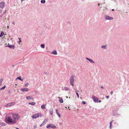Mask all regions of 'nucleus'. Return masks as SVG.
<instances>
[{"instance_id": "obj_16", "label": "nucleus", "mask_w": 129, "mask_h": 129, "mask_svg": "<svg viewBox=\"0 0 129 129\" xmlns=\"http://www.w3.org/2000/svg\"><path fill=\"white\" fill-rule=\"evenodd\" d=\"M36 104V103L34 102L31 103H28L29 105H35Z\"/></svg>"}, {"instance_id": "obj_22", "label": "nucleus", "mask_w": 129, "mask_h": 129, "mask_svg": "<svg viewBox=\"0 0 129 129\" xmlns=\"http://www.w3.org/2000/svg\"><path fill=\"white\" fill-rule=\"evenodd\" d=\"M4 33L3 32H1L0 35V37H2L3 35H4Z\"/></svg>"}, {"instance_id": "obj_13", "label": "nucleus", "mask_w": 129, "mask_h": 129, "mask_svg": "<svg viewBox=\"0 0 129 129\" xmlns=\"http://www.w3.org/2000/svg\"><path fill=\"white\" fill-rule=\"evenodd\" d=\"M46 105L43 104L41 106V108L43 109H44L46 108Z\"/></svg>"}, {"instance_id": "obj_7", "label": "nucleus", "mask_w": 129, "mask_h": 129, "mask_svg": "<svg viewBox=\"0 0 129 129\" xmlns=\"http://www.w3.org/2000/svg\"><path fill=\"white\" fill-rule=\"evenodd\" d=\"M5 3L4 2H0V7L1 8L3 9L5 7Z\"/></svg>"}, {"instance_id": "obj_30", "label": "nucleus", "mask_w": 129, "mask_h": 129, "mask_svg": "<svg viewBox=\"0 0 129 129\" xmlns=\"http://www.w3.org/2000/svg\"><path fill=\"white\" fill-rule=\"evenodd\" d=\"M106 46H102V48H106Z\"/></svg>"}, {"instance_id": "obj_1", "label": "nucleus", "mask_w": 129, "mask_h": 129, "mask_svg": "<svg viewBox=\"0 0 129 129\" xmlns=\"http://www.w3.org/2000/svg\"><path fill=\"white\" fill-rule=\"evenodd\" d=\"M11 114L12 116H10L7 117L5 119V121L7 123L15 124L20 118V116L18 114L12 113Z\"/></svg>"}, {"instance_id": "obj_36", "label": "nucleus", "mask_w": 129, "mask_h": 129, "mask_svg": "<svg viewBox=\"0 0 129 129\" xmlns=\"http://www.w3.org/2000/svg\"><path fill=\"white\" fill-rule=\"evenodd\" d=\"M113 93V91H112L111 92V95H112Z\"/></svg>"}, {"instance_id": "obj_32", "label": "nucleus", "mask_w": 129, "mask_h": 129, "mask_svg": "<svg viewBox=\"0 0 129 129\" xmlns=\"http://www.w3.org/2000/svg\"><path fill=\"white\" fill-rule=\"evenodd\" d=\"M37 127V125H35L34 126V128H36Z\"/></svg>"}, {"instance_id": "obj_48", "label": "nucleus", "mask_w": 129, "mask_h": 129, "mask_svg": "<svg viewBox=\"0 0 129 129\" xmlns=\"http://www.w3.org/2000/svg\"><path fill=\"white\" fill-rule=\"evenodd\" d=\"M69 107H68V109H69Z\"/></svg>"}, {"instance_id": "obj_10", "label": "nucleus", "mask_w": 129, "mask_h": 129, "mask_svg": "<svg viewBox=\"0 0 129 129\" xmlns=\"http://www.w3.org/2000/svg\"><path fill=\"white\" fill-rule=\"evenodd\" d=\"M48 120L46 119V120L45 119L44 121L43 122V123L40 125V127H41L43 125H44L46 123L45 122V121H46V122H47L48 121Z\"/></svg>"}, {"instance_id": "obj_2", "label": "nucleus", "mask_w": 129, "mask_h": 129, "mask_svg": "<svg viewBox=\"0 0 129 129\" xmlns=\"http://www.w3.org/2000/svg\"><path fill=\"white\" fill-rule=\"evenodd\" d=\"M42 115L41 113H38L33 114L31 116V118L33 119H36L39 117H41Z\"/></svg>"}, {"instance_id": "obj_45", "label": "nucleus", "mask_w": 129, "mask_h": 129, "mask_svg": "<svg viewBox=\"0 0 129 129\" xmlns=\"http://www.w3.org/2000/svg\"><path fill=\"white\" fill-rule=\"evenodd\" d=\"M20 42H21V40H20Z\"/></svg>"}, {"instance_id": "obj_37", "label": "nucleus", "mask_w": 129, "mask_h": 129, "mask_svg": "<svg viewBox=\"0 0 129 129\" xmlns=\"http://www.w3.org/2000/svg\"><path fill=\"white\" fill-rule=\"evenodd\" d=\"M101 102V100H100L99 101V103H100V102Z\"/></svg>"}, {"instance_id": "obj_15", "label": "nucleus", "mask_w": 129, "mask_h": 129, "mask_svg": "<svg viewBox=\"0 0 129 129\" xmlns=\"http://www.w3.org/2000/svg\"><path fill=\"white\" fill-rule=\"evenodd\" d=\"M55 111H56V114L58 115V116L59 117H60V114H59L58 112V110L57 109H55Z\"/></svg>"}, {"instance_id": "obj_31", "label": "nucleus", "mask_w": 129, "mask_h": 129, "mask_svg": "<svg viewBox=\"0 0 129 129\" xmlns=\"http://www.w3.org/2000/svg\"><path fill=\"white\" fill-rule=\"evenodd\" d=\"M82 103L84 104H86V102L84 101H82Z\"/></svg>"}, {"instance_id": "obj_4", "label": "nucleus", "mask_w": 129, "mask_h": 129, "mask_svg": "<svg viewBox=\"0 0 129 129\" xmlns=\"http://www.w3.org/2000/svg\"><path fill=\"white\" fill-rule=\"evenodd\" d=\"M56 126L55 125L52 124H50L46 126L47 128H52L54 129L56 128Z\"/></svg>"}, {"instance_id": "obj_40", "label": "nucleus", "mask_w": 129, "mask_h": 129, "mask_svg": "<svg viewBox=\"0 0 129 129\" xmlns=\"http://www.w3.org/2000/svg\"><path fill=\"white\" fill-rule=\"evenodd\" d=\"M2 16H3V15H1V16H0V17L2 18Z\"/></svg>"}, {"instance_id": "obj_49", "label": "nucleus", "mask_w": 129, "mask_h": 129, "mask_svg": "<svg viewBox=\"0 0 129 129\" xmlns=\"http://www.w3.org/2000/svg\"><path fill=\"white\" fill-rule=\"evenodd\" d=\"M1 112H0V115H1Z\"/></svg>"}, {"instance_id": "obj_5", "label": "nucleus", "mask_w": 129, "mask_h": 129, "mask_svg": "<svg viewBox=\"0 0 129 129\" xmlns=\"http://www.w3.org/2000/svg\"><path fill=\"white\" fill-rule=\"evenodd\" d=\"M15 103L14 102H12L11 103H9L5 105V106L7 107H10L14 105Z\"/></svg>"}, {"instance_id": "obj_26", "label": "nucleus", "mask_w": 129, "mask_h": 129, "mask_svg": "<svg viewBox=\"0 0 129 129\" xmlns=\"http://www.w3.org/2000/svg\"><path fill=\"white\" fill-rule=\"evenodd\" d=\"M77 91L76 90L75 91V92H76V95L77 96V97L78 98H79V94L78 93H77Z\"/></svg>"}, {"instance_id": "obj_44", "label": "nucleus", "mask_w": 129, "mask_h": 129, "mask_svg": "<svg viewBox=\"0 0 129 129\" xmlns=\"http://www.w3.org/2000/svg\"><path fill=\"white\" fill-rule=\"evenodd\" d=\"M19 40H20V38H19Z\"/></svg>"}, {"instance_id": "obj_33", "label": "nucleus", "mask_w": 129, "mask_h": 129, "mask_svg": "<svg viewBox=\"0 0 129 129\" xmlns=\"http://www.w3.org/2000/svg\"><path fill=\"white\" fill-rule=\"evenodd\" d=\"M106 97L107 99H108L109 98V96H106Z\"/></svg>"}, {"instance_id": "obj_11", "label": "nucleus", "mask_w": 129, "mask_h": 129, "mask_svg": "<svg viewBox=\"0 0 129 129\" xmlns=\"http://www.w3.org/2000/svg\"><path fill=\"white\" fill-rule=\"evenodd\" d=\"M51 115H52L53 114V109L52 108H50L49 111Z\"/></svg>"}, {"instance_id": "obj_27", "label": "nucleus", "mask_w": 129, "mask_h": 129, "mask_svg": "<svg viewBox=\"0 0 129 129\" xmlns=\"http://www.w3.org/2000/svg\"><path fill=\"white\" fill-rule=\"evenodd\" d=\"M41 2L42 3H44L45 2V0H41Z\"/></svg>"}, {"instance_id": "obj_25", "label": "nucleus", "mask_w": 129, "mask_h": 129, "mask_svg": "<svg viewBox=\"0 0 129 129\" xmlns=\"http://www.w3.org/2000/svg\"><path fill=\"white\" fill-rule=\"evenodd\" d=\"M41 47L43 48H45L44 45V44H42L41 45Z\"/></svg>"}, {"instance_id": "obj_41", "label": "nucleus", "mask_w": 129, "mask_h": 129, "mask_svg": "<svg viewBox=\"0 0 129 129\" xmlns=\"http://www.w3.org/2000/svg\"><path fill=\"white\" fill-rule=\"evenodd\" d=\"M16 129H19V128H17V127H16Z\"/></svg>"}, {"instance_id": "obj_28", "label": "nucleus", "mask_w": 129, "mask_h": 129, "mask_svg": "<svg viewBox=\"0 0 129 129\" xmlns=\"http://www.w3.org/2000/svg\"><path fill=\"white\" fill-rule=\"evenodd\" d=\"M6 86H4L2 88H1V90H2L3 89H5Z\"/></svg>"}, {"instance_id": "obj_42", "label": "nucleus", "mask_w": 129, "mask_h": 129, "mask_svg": "<svg viewBox=\"0 0 129 129\" xmlns=\"http://www.w3.org/2000/svg\"><path fill=\"white\" fill-rule=\"evenodd\" d=\"M114 9H113L112 10V11H114Z\"/></svg>"}, {"instance_id": "obj_9", "label": "nucleus", "mask_w": 129, "mask_h": 129, "mask_svg": "<svg viewBox=\"0 0 129 129\" xmlns=\"http://www.w3.org/2000/svg\"><path fill=\"white\" fill-rule=\"evenodd\" d=\"M105 18L106 20H111L113 19V17H111L109 16L108 15H106L105 16Z\"/></svg>"}, {"instance_id": "obj_50", "label": "nucleus", "mask_w": 129, "mask_h": 129, "mask_svg": "<svg viewBox=\"0 0 129 129\" xmlns=\"http://www.w3.org/2000/svg\"><path fill=\"white\" fill-rule=\"evenodd\" d=\"M78 92H79V90H78Z\"/></svg>"}, {"instance_id": "obj_47", "label": "nucleus", "mask_w": 129, "mask_h": 129, "mask_svg": "<svg viewBox=\"0 0 129 129\" xmlns=\"http://www.w3.org/2000/svg\"><path fill=\"white\" fill-rule=\"evenodd\" d=\"M8 28H9V26H8Z\"/></svg>"}, {"instance_id": "obj_39", "label": "nucleus", "mask_w": 129, "mask_h": 129, "mask_svg": "<svg viewBox=\"0 0 129 129\" xmlns=\"http://www.w3.org/2000/svg\"><path fill=\"white\" fill-rule=\"evenodd\" d=\"M13 24H14V25H15V23H14V22H13Z\"/></svg>"}, {"instance_id": "obj_35", "label": "nucleus", "mask_w": 129, "mask_h": 129, "mask_svg": "<svg viewBox=\"0 0 129 129\" xmlns=\"http://www.w3.org/2000/svg\"><path fill=\"white\" fill-rule=\"evenodd\" d=\"M6 12V10L4 12V13H3V14H4L5 13V12Z\"/></svg>"}, {"instance_id": "obj_3", "label": "nucleus", "mask_w": 129, "mask_h": 129, "mask_svg": "<svg viewBox=\"0 0 129 129\" xmlns=\"http://www.w3.org/2000/svg\"><path fill=\"white\" fill-rule=\"evenodd\" d=\"M74 76L73 75L71 76L70 79V84L72 86H74Z\"/></svg>"}, {"instance_id": "obj_51", "label": "nucleus", "mask_w": 129, "mask_h": 129, "mask_svg": "<svg viewBox=\"0 0 129 129\" xmlns=\"http://www.w3.org/2000/svg\"><path fill=\"white\" fill-rule=\"evenodd\" d=\"M0 90H1V88L0 89Z\"/></svg>"}, {"instance_id": "obj_6", "label": "nucleus", "mask_w": 129, "mask_h": 129, "mask_svg": "<svg viewBox=\"0 0 129 129\" xmlns=\"http://www.w3.org/2000/svg\"><path fill=\"white\" fill-rule=\"evenodd\" d=\"M92 99H93V101L95 102H98V98L94 96L93 95L92 96Z\"/></svg>"}, {"instance_id": "obj_14", "label": "nucleus", "mask_w": 129, "mask_h": 129, "mask_svg": "<svg viewBox=\"0 0 129 129\" xmlns=\"http://www.w3.org/2000/svg\"><path fill=\"white\" fill-rule=\"evenodd\" d=\"M86 59H87V60H88L90 62L94 63V61H93L92 60L88 58H86Z\"/></svg>"}, {"instance_id": "obj_12", "label": "nucleus", "mask_w": 129, "mask_h": 129, "mask_svg": "<svg viewBox=\"0 0 129 129\" xmlns=\"http://www.w3.org/2000/svg\"><path fill=\"white\" fill-rule=\"evenodd\" d=\"M58 98L59 99V101L60 103H62L63 102V100L62 98L59 97Z\"/></svg>"}, {"instance_id": "obj_19", "label": "nucleus", "mask_w": 129, "mask_h": 129, "mask_svg": "<svg viewBox=\"0 0 129 129\" xmlns=\"http://www.w3.org/2000/svg\"><path fill=\"white\" fill-rule=\"evenodd\" d=\"M51 53L52 54L54 55L57 54V52L55 50L52 52Z\"/></svg>"}, {"instance_id": "obj_17", "label": "nucleus", "mask_w": 129, "mask_h": 129, "mask_svg": "<svg viewBox=\"0 0 129 129\" xmlns=\"http://www.w3.org/2000/svg\"><path fill=\"white\" fill-rule=\"evenodd\" d=\"M6 124L5 123H3L0 124V125L2 126H3L6 125Z\"/></svg>"}, {"instance_id": "obj_23", "label": "nucleus", "mask_w": 129, "mask_h": 129, "mask_svg": "<svg viewBox=\"0 0 129 129\" xmlns=\"http://www.w3.org/2000/svg\"><path fill=\"white\" fill-rule=\"evenodd\" d=\"M3 80V79H0V86H1L2 85V83Z\"/></svg>"}, {"instance_id": "obj_38", "label": "nucleus", "mask_w": 129, "mask_h": 129, "mask_svg": "<svg viewBox=\"0 0 129 129\" xmlns=\"http://www.w3.org/2000/svg\"><path fill=\"white\" fill-rule=\"evenodd\" d=\"M101 88H102V89H103V86H102L101 87Z\"/></svg>"}, {"instance_id": "obj_21", "label": "nucleus", "mask_w": 129, "mask_h": 129, "mask_svg": "<svg viewBox=\"0 0 129 129\" xmlns=\"http://www.w3.org/2000/svg\"><path fill=\"white\" fill-rule=\"evenodd\" d=\"M18 79L21 81H22L23 80L21 79V76H19L16 79Z\"/></svg>"}, {"instance_id": "obj_18", "label": "nucleus", "mask_w": 129, "mask_h": 129, "mask_svg": "<svg viewBox=\"0 0 129 129\" xmlns=\"http://www.w3.org/2000/svg\"><path fill=\"white\" fill-rule=\"evenodd\" d=\"M26 98L27 100L29 99H33V98L30 96H27L26 97Z\"/></svg>"}, {"instance_id": "obj_24", "label": "nucleus", "mask_w": 129, "mask_h": 129, "mask_svg": "<svg viewBox=\"0 0 129 129\" xmlns=\"http://www.w3.org/2000/svg\"><path fill=\"white\" fill-rule=\"evenodd\" d=\"M113 121H112L110 123V129H111V127L112 126V123Z\"/></svg>"}, {"instance_id": "obj_20", "label": "nucleus", "mask_w": 129, "mask_h": 129, "mask_svg": "<svg viewBox=\"0 0 129 129\" xmlns=\"http://www.w3.org/2000/svg\"><path fill=\"white\" fill-rule=\"evenodd\" d=\"M8 47L10 48L14 49L15 48V46L14 45H9Z\"/></svg>"}, {"instance_id": "obj_34", "label": "nucleus", "mask_w": 129, "mask_h": 129, "mask_svg": "<svg viewBox=\"0 0 129 129\" xmlns=\"http://www.w3.org/2000/svg\"><path fill=\"white\" fill-rule=\"evenodd\" d=\"M2 11V10L0 9V13H1Z\"/></svg>"}, {"instance_id": "obj_29", "label": "nucleus", "mask_w": 129, "mask_h": 129, "mask_svg": "<svg viewBox=\"0 0 129 129\" xmlns=\"http://www.w3.org/2000/svg\"><path fill=\"white\" fill-rule=\"evenodd\" d=\"M28 84H28V83H26L25 84V85H24V86H25V87L27 86L28 85Z\"/></svg>"}, {"instance_id": "obj_43", "label": "nucleus", "mask_w": 129, "mask_h": 129, "mask_svg": "<svg viewBox=\"0 0 129 129\" xmlns=\"http://www.w3.org/2000/svg\"><path fill=\"white\" fill-rule=\"evenodd\" d=\"M24 0H21V1H24Z\"/></svg>"}, {"instance_id": "obj_8", "label": "nucleus", "mask_w": 129, "mask_h": 129, "mask_svg": "<svg viewBox=\"0 0 129 129\" xmlns=\"http://www.w3.org/2000/svg\"><path fill=\"white\" fill-rule=\"evenodd\" d=\"M20 90L22 92L27 91L28 90V89L27 88H23L21 89Z\"/></svg>"}, {"instance_id": "obj_46", "label": "nucleus", "mask_w": 129, "mask_h": 129, "mask_svg": "<svg viewBox=\"0 0 129 129\" xmlns=\"http://www.w3.org/2000/svg\"><path fill=\"white\" fill-rule=\"evenodd\" d=\"M98 5L99 6L100 5V3H99V4H98Z\"/></svg>"}]
</instances>
